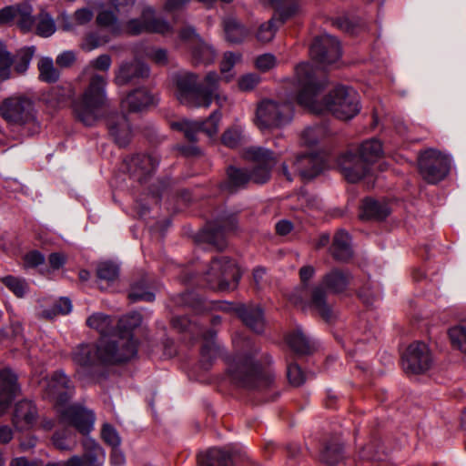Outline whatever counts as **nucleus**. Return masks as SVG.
Returning <instances> with one entry per match:
<instances>
[{
  "label": "nucleus",
  "instance_id": "338daca9",
  "mask_svg": "<svg viewBox=\"0 0 466 466\" xmlns=\"http://www.w3.org/2000/svg\"><path fill=\"white\" fill-rule=\"evenodd\" d=\"M76 60L75 53L72 51H65L57 56L56 62L61 67L70 66Z\"/></svg>",
  "mask_w": 466,
  "mask_h": 466
},
{
  "label": "nucleus",
  "instance_id": "c756f323",
  "mask_svg": "<svg viewBox=\"0 0 466 466\" xmlns=\"http://www.w3.org/2000/svg\"><path fill=\"white\" fill-rule=\"evenodd\" d=\"M156 103L155 96L146 88L130 92L121 102L122 108L131 112L142 111Z\"/></svg>",
  "mask_w": 466,
  "mask_h": 466
},
{
  "label": "nucleus",
  "instance_id": "f3484780",
  "mask_svg": "<svg viewBox=\"0 0 466 466\" xmlns=\"http://www.w3.org/2000/svg\"><path fill=\"white\" fill-rule=\"evenodd\" d=\"M58 413L62 424L74 427L83 434L88 433L93 429L94 412L79 404L60 407Z\"/></svg>",
  "mask_w": 466,
  "mask_h": 466
},
{
  "label": "nucleus",
  "instance_id": "774afa93",
  "mask_svg": "<svg viewBox=\"0 0 466 466\" xmlns=\"http://www.w3.org/2000/svg\"><path fill=\"white\" fill-rule=\"evenodd\" d=\"M106 41V40L100 39L95 34H90L86 37L83 47L87 51H91L104 44Z\"/></svg>",
  "mask_w": 466,
  "mask_h": 466
},
{
  "label": "nucleus",
  "instance_id": "4d7b16f0",
  "mask_svg": "<svg viewBox=\"0 0 466 466\" xmlns=\"http://www.w3.org/2000/svg\"><path fill=\"white\" fill-rule=\"evenodd\" d=\"M72 309V303L70 299L67 298H61L53 308V313H49L47 311H44V314L46 318H52L56 314H68Z\"/></svg>",
  "mask_w": 466,
  "mask_h": 466
},
{
  "label": "nucleus",
  "instance_id": "f704fd0d",
  "mask_svg": "<svg viewBox=\"0 0 466 466\" xmlns=\"http://www.w3.org/2000/svg\"><path fill=\"white\" fill-rule=\"evenodd\" d=\"M331 254L335 259L341 261L348 260L351 257L350 239L346 231L341 229L334 235Z\"/></svg>",
  "mask_w": 466,
  "mask_h": 466
},
{
  "label": "nucleus",
  "instance_id": "20e7f679",
  "mask_svg": "<svg viewBox=\"0 0 466 466\" xmlns=\"http://www.w3.org/2000/svg\"><path fill=\"white\" fill-rule=\"evenodd\" d=\"M269 363L268 356L258 359L254 354L238 355L228 364V376L232 382L246 389H268L275 381Z\"/></svg>",
  "mask_w": 466,
  "mask_h": 466
},
{
  "label": "nucleus",
  "instance_id": "0eeeda50",
  "mask_svg": "<svg viewBox=\"0 0 466 466\" xmlns=\"http://www.w3.org/2000/svg\"><path fill=\"white\" fill-rule=\"evenodd\" d=\"M351 276L347 271L334 268L324 275L321 284L315 287L311 293L309 306L326 321L333 319V311L330 305L327 302L326 291L324 288L330 292L340 293L344 291L350 284Z\"/></svg>",
  "mask_w": 466,
  "mask_h": 466
},
{
  "label": "nucleus",
  "instance_id": "a211bd4d",
  "mask_svg": "<svg viewBox=\"0 0 466 466\" xmlns=\"http://www.w3.org/2000/svg\"><path fill=\"white\" fill-rule=\"evenodd\" d=\"M432 365V357L428 346L420 341L411 343L402 356V366L406 372L419 374L427 371Z\"/></svg>",
  "mask_w": 466,
  "mask_h": 466
},
{
  "label": "nucleus",
  "instance_id": "8fccbe9b",
  "mask_svg": "<svg viewBox=\"0 0 466 466\" xmlns=\"http://www.w3.org/2000/svg\"><path fill=\"white\" fill-rule=\"evenodd\" d=\"M97 277L108 282L114 281L118 276V268L110 262H102L96 269Z\"/></svg>",
  "mask_w": 466,
  "mask_h": 466
},
{
  "label": "nucleus",
  "instance_id": "aec40b11",
  "mask_svg": "<svg viewBox=\"0 0 466 466\" xmlns=\"http://www.w3.org/2000/svg\"><path fill=\"white\" fill-rule=\"evenodd\" d=\"M309 54L311 58L320 66L331 65L340 57L339 43L330 35H321L314 39Z\"/></svg>",
  "mask_w": 466,
  "mask_h": 466
},
{
  "label": "nucleus",
  "instance_id": "423d86ee",
  "mask_svg": "<svg viewBox=\"0 0 466 466\" xmlns=\"http://www.w3.org/2000/svg\"><path fill=\"white\" fill-rule=\"evenodd\" d=\"M106 79L97 74L91 76L90 81L82 96L75 101L74 111L86 126H93L103 116L106 106Z\"/></svg>",
  "mask_w": 466,
  "mask_h": 466
},
{
  "label": "nucleus",
  "instance_id": "7c9ffc66",
  "mask_svg": "<svg viewBox=\"0 0 466 466\" xmlns=\"http://www.w3.org/2000/svg\"><path fill=\"white\" fill-rule=\"evenodd\" d=\"M236 312L243 323L256 333L264 330L265 321L262 309L258 306L240 305Z\"/></svg>",
  "mask_w": 466,
  "mask_h": 466
},
{
  "label": "nucleus",
  "instance_id": "c9c22d12",
  "mask_svg": "<svg viewBox=\"0 0 466 466\" xmlns=\"http://www.w3.org/2000/svg\"><path fill=\"white\" fill-rule=\"evenodd\" d=\"M86 324L91 329H96L101 334V339H99V341L96 345L86 344V346L97 347L99 345L100 341L104 338H109L113 335V331H111L112 319L107 315H105L102 313L93 314L87 319ZM84 346L85 345H81L78 348H76L75 352L79 348L84 347Z\"/></svg>",
  "mask_w": 466,
  "mask_h": 466
},
{
  "label": "nucleus",
  "instance_id": "dca6fc26",
  "mask_svg": "<svg viewBox=\"0 0 466 466\" xmlns=\"http://www.w3.org/2000/svg\"><path fill=\"white\" fill-rule=\"evenodd\" d=\"M179 38L187 43L191 52V60L195 66L212 64L217 56L215 48L205 42L190 25H185L179 31Z\"/></svg>",
  "mask_w": 466,
  "mask_h": 466
},
{
  "label": "nucleus",
  "instance_id": "f257e3e1",
  "mask_svg": "<svg viewBox=\"0 0 466 466\" xmlns=\"http://www.w3.org/2000/svg\"><path fill=\"white\" fill-rule=\"evenodd\" d=\"M326 84L325 77L311 64L300 63L295 67L292 99L315 114L329 111L342 120L354 117L360 109L357 92L338 86L319 102L318 96Z\"/></svg>",
  "mask_w": 466,
  "mask_h": 466
},
{
  "label": "nucleus",
  "instance_id": "412c9836",
  "mask_svg": "<svg viewBox=\"0 0 466 466\" xmlns=\"http://www.w3.org/2000/svg\"><path fill=\"white\" fill-rule=\"evenodd\" d=\"M35 47H25L21 49L15 59L13 60L5 46L0 42V80L4 81L11 77L10 66L15 64V71L17 74H24L31 62L35 54Z\"/></svg>",
  "mask_w": 466,
  "mask_h": 466
},
{
  "label": "nucleus",
  "instance_id": "ea45409f",
  "mask_svg": "<svg viewBox=\"0 0 466 466\" xmlns=\"http://www.w3.org/2000/svg\"><path fill=\"white\" fill-rule=\"evenodd\" d=\"M224 29L228 41L231 43H239L248 35V31L235 18L225 19Z\"/></svg>",
  "mask_w": 466,
  "mask_h": 466
},
{
  "label": "nucleus",
  "instance_id": "f8f14e48",
  "mask_svg": "<svg viewBox=\"0 0 466 466\" xmlns=\"http://www.w3.org/2000/svg\"><path fill=\"white\" fill-rule=\"evenodd\" d=\"M418 163L421 177L431 184L442 180L448 175L451 167L450 157L431 148L420 154Z\"/></svg>",
  "mask_w": 466,
  "mask_h": 466
},
{
  "label": "nucleus",
  "instance_id": "6e6d98bb",
  "mask_svg": "<svg viewBox=\"0 0 466 466\" xmlns=\"http://www.w3.org/2000/svg\"><path fill=\"white\" fill-rule=\"evenodd\" d=\"M287 376L289 381L293 386H300L304 383L306 378L300 368L295 363H289L287 368Z\"/></svg>",
  "mask_w": 466,
  "mask_h": 466
},
{
  "label": "nucleus",
  "instance_id": "052dcab7",
  "mask_svg": "<svg viewBox=\"0 0 466 466\" xmlns=\"http://www.w3.org/2000/svg\"><path fill=\"white\" fill-rule=\"evenodd\" d=\"M45 261V257L38 251L33 250L24 257V262L26 267L34 268Z\"/></svg>",
  "mask_w": 466,
  "mask_h": 466
},
{
  "label": "nucleus",
  "instance_id": "09e8293b",
  "mask_svg": "<svg viewBox=\"0 0 466 466\" xmlns=\"http://www.w3.org/2000/svg\"><path fill=\"white\" fill-rule=\"evenodd\" d=\"M53 444L59 450H68L74 443L73 431L70 428H65L62 431L55 432L52 438Z\"/></svg>",
  "mask_w": 466,
  "mask_h": 466
},
{
  "label": "nucleus",
  "instance_id": "39448f33",
  "mask_svg": "<svg viewBox=\"0 0 466 466\" xmlns=\"http://www.w3.org/2000/svg\"><path fill=\"white\" fill-rule=\"evenodd\" d=\"M383 154L381 143L371 138L364 141L356 152L349 150L341 154L337 164L349 182L355 183L370 172L371 165Z\"/></svg>",
  "mask_w": 466,
  "mask_h": 466
},
{
  "label": "nucleus",
  "instance_id": "864d4df0",
  "mask_svg": "<svg viewBox=\"0 0 466 466\" xmlns=\"http://www.w3.org/2000/svg\"><path fill=\"white\" fill-rule=\"evenodd\" d=\"M101 436L103 441L108 444L109 446L113 447H119L121 443V439L118 435V432L116 430L111 426L110 424H104L102 431H101Z\"/></svg>",
  "mask_w": 466,
  "mask_h": 466
},
{
  "label": "nucleus",
  "instance_id": "2f4dec72",
  "mask_svg": "<svg viewBox=\"0 0 466 466\" xmlns=\"http://www.w3.org/2000/svg\"><path fill=\"white\" fill-rule=\"evenodd\" d=\"M360 217L362 219H378L386 218L390 213V208L386 202H380L372 198H365L360 207Z\"/></svg>",
  "mask_w": 466,
  "mask_h": 466
},
{
  "label": "nucleus",
  "instance_id": "b1692460",
  "mask_svg": "<svg viewBox=\"0 0 466 466\" xmlns=\"http://www.w3.org/2000/svg\"><path fill=\"white\" fill-rule=\"evenodd\" d=\"M12 21H15L24 32L31 30L35 22L32 16V7L28 4L23 3L2 8L0 10V25L8 24Z\"/></svg>",
  "mask_w": 466,
  "mask_h": 466
},
{
  "label": "nucleus",
  "instance_id": "37998d69",
  "mask_svg": "<svg viewBox=\"0 0 466 466\" xmlns=\"http://www.w3.org/2000/svg\"><path fill=\"white\" fill-rule=\"evenodd\" d=\"M343 458L342 446L338 442L327 444L320 453V460L327 464H336Z\"/></svg>",
  "mask_w": 466,
  "mask_h": 466
},
{
  "label": "nucleus",
  "instance_id": "49530a36",
  "mask_svg": "<svg viewBox=\"0 0 466 466\" xmlns=\"http://www.w3.org/2000/svg\"><path fill=\"white\" fill-rule=\"evenodd\" d=\"M2 282L18 298L24 297L28 291V284L23 279L14 276H6L2 279Z\"/></svg>",
  "mask_w": 466,
  "mask_h": 466
},
{
  "label": "nucleus",
  "instance_id": "bb28decb",
  "mask_svg": "<svg viewBox=\"0 0 466 466\" xmlns=\"http://www.w3.org/2000/svg\"><path fill=\"white\" fill-rule=\"evenodd\" d=\"M158 158L147 154H137L127 160V170L137 177L139 181L154 172L158 166Z\"/></svg>",
  "mask_w": 466,
  "mask_h": 466
},
{
  "label": "nucleus",
  "instance_id": "4468645a",
  "mask_svg": "<svg viewBox=\"0 0 466 466\" xmlns=\"http://www.w3.org/2000/svg\"><path fill=\"white\" fill-rule=\"evenodd\" d=\"M0 116L11 125H25L35 118L34 104L24 96L7 97L0 105Z\"/></svg>",
  "mask_w": 466,
  "mask_h": 466
},
{
  "label": "nucleus",
  "instance_id": "2eb2a0df",
  "mask_svg": "<svg viewBox=\"0 0 466 466\" xmlns=\"http://www.w3.org/2000/svg\"><path fill=\"white\" fill-rule=\"evenodd\" d=\"M247 156L255 163L253 169L248 171L249 181L264 184L269 179L271 169L277 164L281 154L258 147H250L247 151Z\"/></svg>",
  "mask_w": 466,
  "mask_h": 466
},
{
  "label": "nucleus",
  "instance_id": "c03bdc74",
  "mask_svg": "<svg viewBox=\"0 0 466 466\" xmlns=\"http://www.w3.org/2000/svg\"><path fill=\"white\" fill-rule=\"evenodd\" d=\"M243 139V127L240 125H234L228 128L221 137L223 145L228 147H237Z\"/></svg>",
  "mask_w": 466,
  "mask_h": 466
},
{
  "label": "nucleus",
  "instance_id": "69168bd1",
  "mask_svg": "<svg viewBox=\"0 0 466 466\" xmlns=\"http://www.w3.org/2000/svg\"><path fill=\"white\" fill-rule=\"evenodd\" d=\"M147 56L158 65H165L167 62V53L165 49H152L148 51Z\"/></svg>",
  "mask_w": 466,
  "mask_h": 466
},
{
  "label": "nucleus",
  "instance_id": "9d476101",
  "mask_svg": "<svg viewBox=\"0 0 466 466\" xmlns=\"http://www.w3.org/2000/svg\"><path fill=\"white\" fill-rule=\"evenodd\" d=\"M172 327L178 332H187L192 337L201 336L203 344L201 347V363L208 369L212 360L219 353V348L215 342L216 332L212 329L203 331L202 328L196 322L185 316H176L171 320Z\"/></svg>",
  "mask_w": 466,
  "mask_h": 466
},
{
  "label": "nucleus",
  "instance_id": "6ab92c4d",
  "mask_svg": "<svg viewBox=\"0 0 466 466\" xmlns=\"http://www.w3.org/2000/svg\"><path fill=\"white\" fill-rule=\"evenodd\" d=\"M220 118V112L216 110L204 121L183 119L172 123L171 126L174 129L182 131L188 141L196 142L198 140V134L200 132L205 133L208 137L216 135Z\"/></svg>",
  "mask_w": 466,
  "mask_h": 466
},
{
  "label": "nucleus",
  "instance_id": "9b49d317",
  "mask_svg": "<svg viewBox=\"0 0 466 466\" xmlns=\"http://www.w3.org/2000/svg\"><path fill=\"white\" fill-rule=\"evenodd\" d=\"M124 31L131 35L143 33L167 35L173 32V27L166 19L157 16L153 7L147 6L139 18L130 19L125 24Z\"/></svg>",
  "mask_w": 466,
  "mask_h": 466
},
{
  "label": "nucleus",
  "instance_id": "ddd939ff",
  "mask_svg": "<svg viewBox=\"0 0 466 466\" xmlns=\"http://www.w3.org/2000/svg\"><path fill=\"white\" fill-rule=\"evenodd\" d=\"M326 167L324 157L319 153L298 155L292 161L291 171L287 163L281 165V173L288 181H292L294 176L299 175L303 179L316 177Z\"/></svg>",
  "mask_w": 466,
  "mask_h": 466
},
{
  "label": "nucleus",
  "instance_id": "13d9d810",
  "mask_svg": "<svg viewBox=\"0 0 466 466\" xmlns=\"http://www.w3.org/2000/svg\"><path fill=\"white\" fill-rule=\"evenodd\" d=\"M182 299L185 301L189 307L193 308L197 312H201L203 310L208 309L210 307L207 305L205 301L202 299L196 298L192 293H185L182 295Z\"/></svg>",
  "mask_w": 466,
  "mask_h": 466
},
{
  "label": "nucleus",
  "instance_id": "58836bf2",
  "mask_svg": "<svg viewBox=\"0 0 466 466\" xmlns=\"http://www.w3.org/2000/svg\"><path fill=\"white\" fill-rule=\"evenodd\" d=\"M448 334L452 347L466 353V320L450 328Z\"/></svg>",
  "mask_w": 466,
  "mask_h": 466
},
{
  "label": "nucleus",
  "instance_id": "7ed1b4c3",
  "mask_svg": "<svg viewBox=\"0 0 466 466\" xmlns=\"http://www.w3.org/2000/svg\"><path fill=\"white\" fill-rule=\"evenodd\" d=\"M220 80L221 77L215 71L208 72L202 84L198 83V76L195 73H178L173 76L174 94L180 104L190 108H208L213 99L222 106L227 96L218 92Z\"/></svg>",
  "mask_w": 466,
  "mask_h": 466
},
{
  "label": "nucleus",
  "instance_id": "c85d7f7f",
  "mask_svg": "<svg viewBox=\"0 0 466 466\" xmlns=\"http://www.w3.org/2000/svg\"><path fill=\"white\" fill-rule=\"evenodd\" d=\"M18 391L16 376L8 370L0 371V413L5 412Z\"/></svg>",
  "mask_w": 466,
  "mask_h": 466
},
{
  "label": "nucleus",
  "instance_id": "bf43d9fd",
  "mask_svg": "<svg viewBox=\"0 0 466 466\" xmlns=\"http://www.w3.org/2000/svg\"><path fill=\"white\" fill-rule=\"evenodd\" d=\"M277 64L276 57L271 54H264L259 56L255 62L256 67L260 71H268L273 68Z\"/></svg>",
  "mask_w": 466,
  "mask_h": 466
},
{
  "label": "nucleus",
  "instance_id": "f03ea898",
  "mask_svg": "<svg viewBox=\"0 0 466 466\" xmlns=\"http://www.w3.org/2000/svg\"><path fill=\"white\" fill-rule=\"evenodd\" d=\"M137 312L123 316L113 330V335L104 338L97 347L84 346L74 352V361L86 369L127 361L137 353V342L132 331L141 324Z\"/></svg>",
  "mask_w": 466,
  "mask_h": 466
},
{
  "label": "nucleus",
  "instance_id": "393cba45",
  "mask_svg": "<svg viewBox=\"0 0 466 466\" xmlns=\"http://www.w3.org/2000/svg\"><path fill=\"white\" fill-rule=\"evenodd\" d=\"M37 419L38 412L32 401L25 400L15 404L12 422L17 431L31 430L35 425Z\"/></svg>",
  "mask_w": 466,
  "mask_h": 466
},
{
  "label": "nucleus",
  "instance_id": "e2e57ef3",
  "mask_svg": "<svg viewBox=\"0 0 466 466\" xmlns=\"http://www.w3.org/2000/svg\"><path fill=\"white\" fill-rule=\"evenodd\" d=\"M111 57L108 55H101L90 62V65L97 70L107 71L111 66Z\"/></svg>",
  "mask_w": 466,
  "mask_h": 466
},
{
  "label": "nucleus",
  "instance_id": "72a5a7b5",
  "mask_svg": "<svg viewBox=\"0 0 466 466\" xmlns=\"http://www.w3.org/2000/svg\"><path fill=\"white\" fill-rule=\"evenodd\" d=\"M104 457L102 449L94 444L92 450L86 452L82 457L73 456L62 463L63 466H101Z\"/></svg>",
  "mask_w": 466,
  "mask_h": 466
},
{
  "label": "nucleus",
  "instance_id": "cd10ccee",
  "mask_svg": "<svg viewBox=\"0 0 466 466\" xmlns=\"http://www.w3.org/2000/svg\"><path fill=\"white\" fill-rule=\"evenodd\" d=\"M149 75L148 66L139 61L125 62L119 66L116 72L115 83L117 86H124L137 79L147 77Z\"/></svg>",
  "mask_w": 466,
  "mask_h": 466
},
{
  "label": "nucleus",
  "instance_id": "4be33fe9",
  "mask_svg": "<svg viewBox=\"0 0 466 466\" xmlns=\"http://www.w3.org/2000/svg\"><path fill=\"white\" fill-rule=\"evenodd\" d=\"M45 396L64 407L71 397L72 390L68 378L63 372H55L51 378H45L39 382Z\"/></svg>",
  "mask_w": 466,
  "mask_h": 466
},
{
  "label": "nucleus",
  "instance_id": "de8ad7c7",
  "mask_svg": "<svg viewBox=\"0 0 466 466\" xmlns=\"http://www.w3.org/2000/svg\"><path fill=\"white\" fill-rule=\"evenodd\" d=\"M241 59V55L238 53L226 52L220 63V71L224 75L223 79L229 82L233 78L232 74H228L231 69Z\"/></svg>",
  "mask_w": 466,
  "mask_h": 466
},
{
  "label": "nucleus",
  "instance_id": "4c0bfd02",
  "mask_svg": "<svg viewBox=\"0 0 466 466\" xmlns=\"http://www.w3.org/2000/svg\"><path fill=\"white\" fill-rule=\"evenodd\" d=\"M326 136V128L323 126L307 127L299 135V144L311 147L317 145Z\"/></svg>",
  "mask_w": 466,
  "mask_h": 466
},
{
  "label": "nucleus",
  "instance_id": "79ce46f5",
  "mask_svg": "<svg viewBox=\"0 0 466 466\" xmlns=\"http://www.w3.org/2000/svg\"><path fill=\"white\" fill-rule=\"evenodd\" d=\"M39 78L46 83H54L59 78V71L54 66L52 58L43 57L38 62Z\"/></svg>",
  "mask_w": 466,
  "mask_h": 466
},
{
  "label": "nucleus",
  "instance_id": "e433bc0d",
  "mask_svg": "<svg viewBox=\"0 0 466 466\" xmlns=\"http://www.w3.org/2000/svg\"><path fill=\"white\" fill-rule=\"evenodd\" d=\"M286 339L289 348L297 354H309L314 350V345L300 329H296L289 333Z\"/></svg>",
  "mask_w": 466,
  "mask_h": 466
},
{
  "label": "nucleus",
  "instance_id": "680f3d73",
  "mask_svg": "<svg viewBox=\"0 0 466 466\" xmlns=\"http://www.w3.org/2000/svg\"><path fill=\"white\" fill-rule=\"evenodd\" d=\"M93 12L89 8H81L75 12L74 20L78 25H86L92 20Z\"/></svg>",
  "mask_w": 466,
  "mask_h": 466
},
{
  "label": "nucleus",
  "instance_id": "1a4fd4ad",
  "mask_svg": "<svg viewBox=\"0 0 466 466\" xmlns=\"http://www.w3.org/2000/svg\"><path fill=\"white\" fill-rule=\"evenodd\" d=\"M291 101L262 100L257 107L255 124L261 130L281 128L293 118Z\"/></svg>",
  "mask_w": 466,
  "mask_h": 466
},
{
  "label": "nucleus",
  "instance_id": "0e129e2a",
  "mask_svg": "<svg viewBox=\"0 0 466 466\" xmlns=\"http://www.w3.org/2000/svg\"><path fill=\"white\" fill-rule=\"evenodd\" d=\"M191 0H166L164 4V10L168 13H174L183 9L187 6Z\"/></svg>",
  "mask_w": 466,
  "mask_h": 466
},
{
  "label": "nucleus",
  "instance_id": "473e14b6",
  "mask_svg": "<svg viewBox=\"0 0 466 466\" xmlns=\"http://www.w3.org/2000/svg\"><path fill=\"white\" fill-rule=\"evenodd\" d=\"M198 461V466H234L230 454L219 448L209 449Z\"/></svg>",
  "mask_w": 466,
  "mask_h": 466
},
{
  "label": "nucleus",
  "instance_id": "a878e982",
  "mask_svg": "<svg viewBox=\"0 0 466 466\" xmlns=\"http://www.w3.org/2000/svg\"><path fill=\"white\" fill-rule=\"evenodd\" d=\"M109 135L119 147H126L131 140L132 131L127 116L123 114H112L106 118Z\"/></svg>",
  "mask_w": 466,
  "mask_h": 466
},
{
  "label": "nucleus",
  "instance_id": "a18cd8bd",
  "mask_svg": "<svg viewBox=\"0 0 466 466\" xmlns=\"http://www.w3.org/2000/svg\"><path fill=\"white\" fill-rule=\"evenodd\" d=\"M96 23L99 26L109 28L115 34L121 31L117 17L112 11L101 10L97 14Z\"/></svg>",
  "mask_w": 466,
  "mask_h": 466
},
{
  "label": "nucleus",
  "instance_id": "3c124183",
  "mask_svg": "<svg viewBox=\"0 0 466 466\" xmlns=\"http://www.w3.org/2000/svg\"><path fill=\"white\" fill-rule=\"evenodd\" d=\"M129 299L136 302V301H153L155 299L154 293L151 291H148L144 285L140 284H134L131 287L129 295Z\"/></svg>",
  "mask_w": 466,
  "mask_h": 466
},
{
  "label": "nucleus",
  "instance_id": "6e6552de",
  "mask_svg": "<svg viewBox=\"0 0 466 466\" xmlns=\"http://www.w3.org/2000/svg\"><path fill=\"white\" fill-rule=\"evenodd\" d=\"M239 279L240 271L237 264L225 256L214 258L203 274L206 286L219 291L235 289Z\"/></svg>",
  "mask_w": 466,
  "mask_h": 466
},
{
  "label": "nucleus",
  "instance_id": "5701e85b",
  "mask_svg": "<svg viewBox=\"0 0 466 466\" xmlns=\"http://www.w3.org/2000/svg\"><path fill=\"white\" fill-rule=\"evenodd\" d=\"M235 228L233 217L222 218L208 224L201 232L200 238L213 245L217 249H223L227 246L226 233Z\"/></svg>",
  "mask_w": 466,
  "mask_h": 466
},
{
  "label": "nucleus",
  "instance_id": "5fc2aeb1",
  "mask_svg": "<svg viewBox=\"0 0 466 466\" xmlns=\"http://www.w3.org/2000/svg\"><path fill=\"white\" fill-rule=\"evenodd\" d=\"M260 82V76L256 73H248L239 77L238 85L242 91L253 90Z\"/></svg>",
  "mask_w": 466,
  "mask_h": 466
},
{
  "label": "nucleus",
  "instance_id": "a19ab883",
  "mask_svg": "<svg viewBox=\"0 0 466 466\" xmlns=\"http://www.w3.org/2000/svg\"><path fill=\"white\" fill-rule=\"evenodd\" d=\"M228 178L227 187L233 192L249 182L248 170L230 167L228 169Z\"/></svg>",
  "mask_w": 466,
  "mask_h": 466
},
{
  "label": "nucleus",
  "instance_id": "603ef678",
  "mask_svg": "<svg viewBox=\"0 0 466 466\" xmlns=\"http://www.w3.org/2000/svg\"><path fill=\"white\" fill-rule=\"evenodd\" d=\"M56 31V25L53 19L46 14L42 15L36 25L37 35L43 37H48Z\"/></svg>",
  "mask_w": 466,
  "mask_h": 466
}]
</instances>
